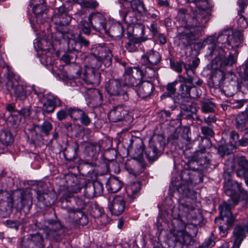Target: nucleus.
Listing matches in <instances>:
<instances>
[{
  "label": "nucleus",
  "instance_id": "nucleus-53",
  "mask_svg": "<svg viewBox=\"0 0 248 248\" xmlns=\"http://www.w3.org/2000/svg\"><path fill=\"white\" fill-rule=\"evenodd\" d=\"M78 41L79 45L80 46V49L83 48H87L90 44V41L84 37L81 34H78L77 36Z\"/></svg>",
  "mask_w": 248,
  "mask_h": 248
},
{
  "label": "nucleus",
  "instance_id": "nucleus-39",
  "mask_svg": "<svg viewBox=\"0 0 248 248\" xmlns=\"http://www.w3.org/2000/svg\"><path fill=\"white\" fill-rule=\"evenodd\" d=\"M205 148L206 147L204 146H202L201 149L195 152L194 155L195 159L197 161L200 162L201 164L208 163L209 161V159L205 154Z\"/></svg>",
  "mask_w": 248,
  "mask_h": 248
},
{
  "label": "nucleus",
  "instance_id": "nucleus-64",
  "mask_svg": "<svg viewBox=\"0 0 248 248\" xmlns=\"http://www.w3.org/2000/svg\"><path fill=\"white\" fill-rule=\"evenodd\" d=\"M170 112L165 110H162L158 113V117L162 118L163 121H167L168 118L170 117Z\"/></svg>",
  "mask_w": 248,
  "mask_h": 248
},
{
  "label": "nucleus",
  "instance_id": "nucleus-25",
  "mask_svg": "<svg viewBox=\"0 0 248 248\" xmlns=\"http://www.w3.org/2000/svg\"><path fill=\"white\" fill-rule=\"evenodd\" d=\"M239 168L236 170L237 176L240 178L248 176V160L244 156L235 158Z\"/></svg>",
  "mask_w": 248,
  "mask_h": 248
},
{
  "label": "nucleus",
  "instance_id": "nucleus-46",
  "mask_svg": "<svg viewBox=\"0 0 248 248\" xmlns=\"http://www.w3.org/2000/svg\"><path fill=\"white\" fill-rule=\"evenodd\" d=\"M69 115L74 120H78L83 114L84 111L77 108H67Z\"/></svg>",
  "mask_w": 248,
  "mask_h": 248
},
{
  "label": "nucleus",
  "instance_id": "nucleus-24",
  "mask_svg": "<svg viewBox=\"0 0 248 248\" xmlns=\"http://www.w3.org/2000/svg\"><path fill=\"white\" fill-rule=\"evenodd\" d=\"M199 36L198 31L190 29L189 31L183 32L180 34L179 44L184 46H186L189 45L192 41L195 40Z\"/></svg>",
  "mask_w": 248,
  "mask_h": 248
},
{
  "label": "nucleus",
  "instance_id": "nucleus-59",
  "mask_svg": "<svg viewBox=\"0 0 248 248\" xmlns=\"http://www.w3.org/2000/svg\"><path fill=\"white\" fill-rule=\"evenodd\" d=\"M78 120H79L81 124L84 126H88L91 123V119L84 111Z\"/></svg>",
  "mask_w": 248,
  "mask_h": 248
},
{
  "label": "nucleus",
  "instance_id": "nucleus-30",
  "mask_svg": "<svg viewBox=\"0 0 248 248\" xmlns=\"http://www.w3.org/2000/svg\"><path fill=\"white\" fill-rule=\"evenodd\" d=\"M20 206L16 207L17 210H22L27 208L29 210L32 204V196L31 194L27 191H22L20 194Z\"/></svg>",
  "mask_w": 248,
  "mask_h": 248
},
{
  "label": "nucleus",
  "instance_id": "nucleus-50",
  "mask_svg": "<svg viewBox=\"0 0 248 248\" xmlns=\"http://www.w3.org/2000/svg\"><path fill=\"white\" fill-rule=\"evenodd\" d=\"M186 1L194 3L197 8L209 9L211 7V4L208 0H186Z\"/></svg>",
  "mask_w": 248,
  "mask_h": 248
},
{
  "label": "nucleus",
  "instance_id": "nucleus-52",
  "mask_svg": "<svg viewBox=\"0 0 248 248\" xmlns=\"http://www.w3.org/2000/svg\"><path fill=\"white\" fill-rule=\"evenodd\" d=\"M223 38L225 40L224 43H227L229 45H230L232 40V30L230 29L225 31L222 35H219V38L220 39Z\"/></svg>",
  "mask_w": 248,
  "mask_h": 248
},
{
  "label": "nucleus",
  "instance_id": "nucleus-20",
  "mask_svg": "<svg viewBox=\"0 0 248 248\" xmlns=\"http://www.w3.org/2000/svg\"><path fill=\"white\" fill-rule=\"evenodd\" d=\"M88 19L93 29L96 31H106V19L102 14L98 13H93L89 16Z\"/></svg>",
  "mask_w": 248,
  "mask_h": 248
},
{
  "label": "nucleus",
  "instance_id": "nucleus-28",
  "mask_svg": "<svg viewBox=\"0 0 248 248\" xmlns=\"http://www.w3.org/2000/svg\"><path fill=\"white\" fill-rule=\"evenodd\" d=\"M245 232H248V224L243 227L241 226L235 227L233 232V236L235 237L233 247H236L237 248H239L242 242L246 236Z\"/></svg>",
  "mask_w": 248,
  "mask_h": 248
},
{
  "label": "nucleus",
  "instance_id": "nucleus-12",
  "mask_svg": "<svg viewBox=\"0 0 248 248\" xmlns=\"http://www.w3.org/2000/svg\"><path fill=\"white\" fill-rule=\"evenodd\" d=\"M232 66V57L230 55L228 58H224V60L220 56L216 57L211 62V67L216 69L215 73L212 75L211 78L214 82H217L219 79H217L218 77H220V79L223 78V73L220 69L222 65Z\"/></svg>",
  "mask_w": 248,
  "mask_h": 248
},
{
  "label": "nucleus",
  "instance_id": "nucleus-45",
  "mask_svg": "<svg viewBox=\"0 0 248 248\" xmlns=\"http://www.w3.org/2000/svg\"><path fill=\"white\" fill-rule=\"evenodd\" d=\"M140 69L143 71V78L144 77L146 78L151 79L155 77L156 70L155 68V66L146 65L144 68L142 67V68Z\"/></svg>",
  "mask_w": 248,
  "mask_h": 248
},
{
  "label": "nucleus",
  "instance_id": "nucleus-5",
  "mask_svg": "<svg viewBox=\"0 0 248 248\" xmlns=\"http://www.w3.org/2000/svg\"><path fill=\"white\" fill-rule=\"evenodd\" d=\"M105 89L108 93L119 102L127 101L129 99L128 91L124 89L119 79H111L105 85Z\"/></svg>",
  "mask_w": 248,
  "mask_h": 248
},
{
  "label": "nucleus",
  "instance_id": "nucleus-32",
  "mask_svg": "<svg viewBox=\"0 0 248 248\" xmlns=\"http://www.w3.org/2000/svg\"><path fill=\"white\" fill-rule=\"evenodd\" d=\"M237 128L241 131H244L245 135H248V115L242 113L236 118Z\"/></svg>",
  "mask_w": 248,
  "mask_h": 248
},
{
  "label": "nucleus",
  "instance_id": "nucleus-29",
  "mask_svg": "<svg viewBox=\"0 0 248 248\" xmlns=\"http://www.w3.org/2000/svg\"><path fill=\"white\" fill-rule=\"evenodd\" d=\"M144 40L139 37H136L134 35L129 36L127 41L125 43L124 47L128 52H136L138 50L140 43Z\"/></svg>",
  "mask_w": 248,
  "mask_h": 248
},
{
  "label": "nucleus",
  "instance_id": "nucleus-33",
  "mask_svg": "<svg viewBox=\"0 0 248 248\" xmlns=\"http://www.w3.org/2000/svg\"><path fill=\"white\" fill-rule=\"evenodd\" d=\"M52 196H54L53 193H46L37 191V199L38 202H42L43 204L45 206H48L50 205L53 202H54V199L52 198Z\"/></svg>",
  "mask_w": 248,
  "mask_h": 248
},
{
  "label": "nucleus",
  "instance_id": "nucleus-57",
  "mask_svg": "<svg viewBox=\"0 0 248 248\" xmlns=\"http://www.w3.org/2000/svg\"><path fill=\"white\" fill-rule=\"evenodd\" d=\"M93 94L94 96L93 100L96 102V105H99L101 104L103 99V96L100 91L98 89H95L93 92Z\"/></svg>",
  "mask_w": 248,
  "mask_h": 248
},
{
  "label": "nucleus",
  "instance_id": "nucleus-48",
  "mask_svg": "<svg viewBox=\"0 0 248 248\" xmlns=\"http://www.w3.org/2000/svg\"><path fill=\"white\" fill-rule=\"evenodd\" d=\"M38 127L41 133L48 136L50 134V131L52 129L53 126L50 122L45 121L41 125H38Z\"/></svg>",
  "mask_w": 248,
  "mask_h": 248
},
{
  "label": "nucleus",
  "instance_id": "nucleus-9",
  "mask_svg": "<svg viewBox=\"0 0 248 248\" xmlns=\"http://www.w3.org/2000/svg\"><path fill=\"white\" fill-rule=\"evenodd\" d=\"M29 5L32 8V12L35 15L37 24H44L47 21V8L44 0H31Z\"/></svg>",
  "mask_w": 248,
  "mask_h": 248
},
{
  "label": "nucleus",
  "instance_id": "nucleus-17",
  "mask_svg": "<svg viewBox=\"0 0 248 248\" xmlns=\"http://www.w3.org/2000/svg\"><path fill=\"white\" fill-rule=\"evenodd\" d=\"M71 20L63 5L55 7V14L52 17V21L56 25L64 26L68 25Z\"/></svg>",
  "mask_w": 248,
  "mask_h": 248
},
{
  "label": "nucleus",
  "instance_id": "nucleus-11",
  "mask_svg": "<svg viewBox=\"0 0 248 248\" xmlns=\"http://www.w3.org/2000/svg\"><path fill=\"white\" fill-rule=\"evenodd\" d=\"M42 104L41 109L44 115L53 113L56 108L62 106L61 100L57 96L47 93L43 96L41 99Z\"/></svg>",
  "mask_w": 248,
  "mask_h": 248
},
{
  "label": "nucleus",
  "instance_id": "nucleus-6",
  "mask_svg": "<svg viewBox=\"0 0 248 248\" xmlns=\"http://www.w3.org/2000/svg\"><path fill=\"white\" fill-rule=\"evenodd\" d=\"M232 206L226 202L223 203L219 207L220 216L215 219V222L217 224L219 220L225 221L223 225L219 227L220 232L222 236H226L228 231L232 227Z\"/></svg>",
  "mask_w": 248,
  "mask_h": 248
},
{
  "label": "nucleus",
  "instance_id": "nucleus-34",
  "mask_svg": "<svg viewBox=\"0 0 248 248\" xmlns=\"http://www.w3.org/2000/svg\"><path fill=\"white\" fill-rule=\"evenodd\" d=\"M175 241L180 244H188L192 240L191 236L186 232L184 231H177L176 234H174Z\"/></svg>",
  "mask_w": 248,
  "mask_h": 248
},
{
  "label": "nucleus",
  "instance_id": "nucleus-10",
  "mask_svg": "<svg viewBox=\"0 0 248 248\" xmlns=\"http://www.w3.org/2000/svg\"><path fill=\"white\" fill-rule=\"evenodd\" d=\"M208 9L198 8L194 12L192 17V27L191 30L198 31L199 35L201 34L203 28L208 21L209 13L206 11Z\"/></svg>",
  "mask_w": 248,
  "mask_h": 248
},
{
  "label": "nucleus",
  "instance_id": "nucleus-43",
  "mask_svg": "<svg viewBox=\"0 0 248 248\" xmlns=\"http://www.w3.org/2000/svg\"><path fill=\"white\" fill-rule=\"evenodd\" d=\"M132 10L139 13H143L146 11L143 3L140 0H133L130 1Z\"/></svg>",
  "mask_w": 248,
  "mask_h": 248
},
{
  "label": "nucleus",
  "instance_id": "nucleus-62",
  "mask_svg": "<svg viewBox=\"0 0 248 248\" xmlns=\"http://www.w3.org/2000/svg\"><path fill=\"white\" fill-rule=\"evenodd\" d=\"M69 115V114L67 111V109H61L57 113V118L58 120L62 121L67 117Z\"/></svg>",
  "mask_w": 248,
  "mask_h": 248
},
{
  "label": "nucleus",
  "instance_id": "nucleus-31",
  "mask_svg": "<svg viewBox=\"0 0 248 248\" xmlns=\"http://www.w3.org/2000/svg\"><path fill=\"white\" fill-rule=\"evenodd\" d=\"M127 115V112L122 107L118 106L110 111L108 117L110 121L114 123L123 120L125 115Z\"/></svg>",
  "mask_w": 248,
  "mask_h": 248
},
{
  "label": "nucleus",
  "instance_id": "nucleus-36",
  "mask_svg": "<svg viewBox=\"0 0 248 248\" xmlns=\"http://www.w3.org/2000/svg\"><path fill=\"white\" fill-rule=\"evenodd\" d=\"M122 183L116 178H111L107 183V188L111 193L118 192L122 187Z\"/></svg>",
  "mask_w": 248,
  "mask_h": 248
},
{
  "label": "nucleus",
  "instance_id": "nucleus-14",
  "mask_svg": "<svg viewBox=\"0 0 248 248\" xmlns=\"http://www.w3.org/2000/svg\"><path fill=\"white\" fill-rule=\"evenodd\" d=\"M101 68H96L90 66V62H87L85 65L83 79L88 84L98 85L100 81V74L98 70Z\"/></svg>",
  "mask_w": 248,
  "mask_h": 248
},
{
  "label": "nucleus",
  "instance_id": "nucleus-37",
  "mask_svg": "<svg viewBox=\"0 0 248 248\" xmlns=\"http://www.w3.org/2000/svg\"><path fill=\"white\" fill-rule=\"evenodd\" d=\"M87 156L91 158L93 161L96 159L97 155L101 150L100 145L98 143L93 144L86 147Z\"/></svg>",
  "mask_w": 248,
  "mask_h": 248
},
{
  "label": "nucleus",
  "instance_id": "nucleus-18",
  "mask_svg": "<svg viewBox=\"0 0 248 248\" xmlns=\"http://www.w3.org/2000/svg\"><path fill=\"white\" fill-rule=\"evenodd\" d=\"M41 45V49L43 50L40 56V61L45 65L52 64L54 62L53 54L50 49L51 43L47 42L45 39H41L40 43Z\"/></svg>",
  "mask_w": 248,
  "mask_h": 248
},
{
  "label": "nucleus",
  "instance_id": "nucleus-27",
  "mask_svg": "<svg viewBox=\"0 0 248 248\" xmlns=\"http://www.w3.org/2000/svg\"><path fill=\"white\" fill-rule=\"evenodd\" d=\"M14 200L9 196L7 200L0 201V216L2 217L9 216L12 212Z\"/></svg>",
  "mask_w": 248,
  "mask_h": 248
},
{
  "label": "nucleus",
  "instance_id": "nucleus-58",
  "mask_svg": "<svg viewBox=\"0 0 248 248\" xmlns=\"http://www.w3.org/2000/svg\"><path fill=\"white\" fill-rule=\"evenodd\" d=\"M99 5L98 2L95 0H86L83 7L95 9Z\"/></svg>",
  "mask_w": 248,
  "mask_h": 248
},
{
  "label": "nucleus",
  "instance_id": "nucleus-35",
  "mask_svg": "<svg viewBox=\"0 0 248 248\" xmlns=\"http://www.w3.org/2000/svg\"><path fill=\"white\" fill-rule=\"evenodd\" d=\"M124 31L123 26L120 24H116L111 26L108 33L115 39H119L123 36Z\"/></svg>",
  "mask_w": 248,
  "mask_h": 248
},
{
  "label": "nucleus",
  "instance_id": "nucleus-63",
  "mask_svg": "<svg viewBox=\"0 0 248 248\" xmlns=\"http://www.w3.org/2000/svg\"><path fill=\"white\" fill-rule=\"evenodd\" d=\"M248 102L247 99H240L233 100V108H240Z\"/></svg>",
  "mask_w": 248,
  "mask_h": 248
},
{
  "label": "nucleus",
  "instance_id": "nucleus-60",
  "mask_svg": "<svg viewBox=\"0 0 248 248\" xmlns=\"http://www.w3.org/2000/svg\"><path fill=\"white\" fill-rule=\"evenodd\" d=\"M4 224L8 227L14 229L16 230L18 229L20 223L17 221H13L11 220H7L4 222Z\"/></svg>",
  "mask_w": 248,
  "mask_h": 248
},
{
  "label": "nucleus",
  "instance_id": "nucleus-2",
  "mask_svg": "<svg viewBox=\"0 0 248 248\" xmlns=\"http://www.w3.org/2000/svg\"><path fill=\"white\" fill-rule=\"evenodd\" d=\"M92 56L88 60L91 66L101 68V70H103L111 64L113 55L109 48L107 46H96L93 50Z\"/></svg>",
  "mask_w": 248,
  "mask_h": 248
},
{
  "label": "nucleus",
  "instance_id": "nucleus-21",
  "mask_svg": "<svg viewBox=\"0 0 248 248\" xmlns=\"http://www.w3.org/2000/svg\"><path fill=\"white\" fill-rule=\"evenodd\" d=\"M248 199V192L243 187L242 183L233 182V206L238 204L239 202H246Z\"/></svg>",
  "mask_w": 248,
  "mask_h": 248
},
{
  "label": "nucleus",
  "instance_id": "nucleus-51",
  "mask_svg": "<svg viewBox=\"0 0 248 248\" xmlns=\"http://www.w3.org/2000/svg\"><path fill=\"white\" fill-rule=\"evenodd\" d=\"M68 48L76 51H81L80 46L78 41V37H75L74 38H69L68 41Z\"/></svg>",
  "mask_w": 248,
  "mask_h": 248
},
{
  "label": "nucleus",
  "instance_id": "nucleus-47",
  "mask_svg": "<svg viewBox=\"0 0 248 248\" xmlns=\"http://www.w3.org/2000/svg\"><path fill=\"white\" fill-rule=\"evenodd\" d=\"M217 149L221 156H223L225 155H228L232 153V143L221 144L218 147Z\"/></svg>",
  "mask_w": 248,
  "mask_h": 248
},
{
  "label": "nucleus",
  "instance_id": "nucleus-16",
  "mask_svg": "<svg viewBox=\"0 0 248 248\" xmlns=\"http://www.w3.org/2000/svg\"><path fill=\"white\" fill-rule=\"evenodd\" d=\"M103 192V184L98 181H89L84 186V196L88 199L100 196Z\"/></svg>",
  "mask_w": 248,
  "mask_h": 248
},
{
  "label": "nucleus",
  "instance_id": "nucleus-23",
  "mask_svg": "<svg viewBox=\"0 0 248 248\" xmlns=\"http://www.w3.org/2000/svg\"><path fill=\"white\" fill-rule=\"evenodd\" d=\"M141 59L145 62V65L155 66L160 62L161 57L158 52L151 49L143 55Z\"/></svg>",
  "mask_w": 248,
  "mask_h": 248
},
{
  "label": "nucleus",
  "instance_id": "nucleus-8",
  "mask_svg": "<svg viewBox=\"0 0 248 248\" xmlns=\"http://www.w3.org/2000/svg\"><path fill=\"white\" fill-rule=\"evenodd\" d=\"M143 72L139 67L128 68L124 74V86L136 87L141 83Z\"/></svg>",
  "mask_w": 248,
  "mask_h": 248
},
{
  "label": "nucleus",
  "instance_id": "nucleus-55",
  "mask_svg": "<svg viewBox=\"0 0 248 248\" xmlns=\"http://www.w3.org/2000/svg\"><path fill=\"white\" fill-rule=\"evenodd\" d=\"M202 133L206 137H212L214 136L215 133L211 127L206 126H202L201 127Z\"/></svg>",
  "mask_w": 248,
  "mask_h": 248
},
{
  "label": "nucleus",
  "instance_id": "nucleus-7",
  "mask_svg": "<svg viewBox=\"0 0 248 248\" xmlns=\"http://www.w3.org/2000/svg\"><path fill=\"white\" fill-rule=\"evenodd\" d=\"M238 4L240 8L237 19L236 24L238 31L233 32V47H238L241 46L243 42V35L242 31L244 29L248 26V22L246 18L240 13L243 12L245 7V3L243 1H238Z\"/></svg>",
  "mask_w": 248,
  "mask_h": 248
},
{
  "label": "nucleus",
  "instance_id": "nucleus-41",
  "mask_svg": "<svg viewBox=\"0 0 248 248\" xmlns=\"http://www.w3.org/2000/svg\"><path fill=\"white\" fill-rule=\"evenodd\" d=\"M202 109L204 113H211L215 111L216 104L210 100L206 99L201 101Z\"/></svg>",
  "mask_w": 248,
  "mask_h": 248
},
{
  "label": "nucleus",
  "instance_id": "nucleus-61",
  "mask_svg": "<svg viewBox=\"0 0 248 248\" xmlns=\"http://www.w3.org/2000/svg\"><path fill=\"white\" fill-rule=\"evenodd\" d=\"M177 81H175L172 83H169L167 86V90L169 93L170 96L173 95L176 92L175 85L177 84Z\"/></svg>",
  "mask_w": 248,
  "mask_h": 248
},
{
  "label": "nucleus",
  "instance_id": "nucleus-44",
  "mask_svg": "<svg viewBox=\"0 0 248 248\" xmlns=\"http://www.w3.org/2000/svg\"><path fill=\"white\" fill-rule=\"evenodd\" d=\"M72 179L73 182L75 181L76 183L70 185V186L72 187V191L74 193H78L80 191L83 186L84 184L86 183V180L84 178L78 180L77 177H72Z\"/></svg>",
  "mask_w": 248,
  "mask_h": 248
},
{
  "label": "nucleus",
  "instance_id": "nucleus-3",
  "mask_svg": "<svg viewBox=\"0 0 248 248\" xmlns=\"http://www.w3.org/2000/svg\"><path fill=\"white\" fill-rule=\"evenodd\" d=\"M7 79L6 88L11 95L16 100H25L27 97V86L21 84L19 78L13 73H8Z\"/></svg>",
  "mask_w": 248,
  "mask_h": 248
},
{
  "label": "nucleus",
  "instance_id": "nucleus-38",
  "mask_svg": "<svg viewBox=\"0 0 248 248\" xmlns=\"http://www.w3.org/2000/svg\"><path fill=\"white\" fill-rule=\"evenodd\" d=\"M225 179L224 182V191L226 194L232 198V182L231 175L228 172H225L224 174Z\"/></svg>",
  "mask_w": 248,
  "mask_h": 248
},
{
  "label": "nucleus",
  "instance_id": "nucleus-54",
  "mask_svg": "<svg viewBox=\"0 0 248 248\" xmlns=\"http://www.w3.org/2000/svg\"><path fill=\"white\" fill-rule=\"evenodd\" d=\"M184 64L183 62H175L171 59L170 60V65L171 68L178 73H181L182 71V66Z\"/></svg>",
  "mask_w": 248,
  "mask_h": 248
},
{
  "label": "nucleus",
  "instance_id": "nucleus-1",
  "mask_svg": "<svg viewBox=\"0 0 248 248\" xmlns=\"http://www.w3.org/2000/svg\"><path fill=\"white\" fill-rule=\"evenodd\" d=\"M183 66L186 70L187 77L186 78L182 75L178 76L179 82L182 83L179 88V91L182 96L187 98H197L199 94L197 93V89L195 88L194 81L195 80L193 75L194 74V68L191 64H186L184 63Z\"/></svg>",
  "mask_w": 248,
  "mask_h": 248
},
{
  "label": "nucleus",
  "instance_id": "nucleus-4",
  "mask_svg": "<svg viewBox=\"0 0 248 248\" xmlns=\"http://www.w3.org/2000/svg\"><path fill=\"white\" fill-rule=\"evenodd\" d=\"M74 200L76 206H64L62 207L73 218L75 221H78L82 225H86L88 222L87 217L83 213V210L86 206V202L82 199L79 197H74Z\"/></svg>",
  "mask_w": 248,
  "mask_h": 248
},
{
  "label": "nucleus",
  "instance_id": "nucleus-15",
  "mask_svg": "<svg viewBox=\"0 0 248 248\" xmlns=\"http://www.w3.org/2000/svg\"><path fill=\"white\" fill-rule=\"evenodd\" d=\"M165 146L164 141L159 140L156 143H151L145 152L146 156L148 161L152 163L157 159L161 155Z\"/></svg>",
  "mask_w": 248,
  "mask_h": 248
},
{
  "label": "nucleus",
  "instance_id": "nucleus-56",
  "mask_svg": "<svg viewBox=\"0 0 248 248\" xmlns=\"http://www.w3.org/2000/svg\"><path fill=\"white\" fill-rule=\"evenodd\" d=\"M242 68H240L241 70ZM243 71L238 72L240 77L244 79L245 80L248 81V58L246 62V65L245 67H242Z\"/></svg>",
  "mask_w": 248,
  "mask_h": 248
},
{
  "label": "nucleus",
  "instance_id": "nucleus-26",
  "mask_svg": "<svg viewBox=\"0 0 248 248\" xmlns=\"http://www.w3.org/2000/svg\"><path fill=\"white\" fill-rule=\"evenodd\" d=\"M137 90L138 95L144 99L150 96L154 90L153 84L148 81H144L141 82Z\"/></svg>",
  "mask_w": 248,
  "mask_h": 248
},
{
  "label": "nucleus",
  "instance_id": "nucleus-42",
  "mask_svg": "<svg viewBox=\"0 0 248 248\" xmlns=\"http://www.w3.org/2000/svg\"><path fill=\"white\" fill-rule=\"evenodd\" d=\"M124 20L128 25L134 24L136 22V12L132 9L127 10L123 16Z\"/></svg>",
  "mask_w": 248,
  "mask_h": 248
},
{
  "label": "nucleus",
  "instance_id": "nucleus-40",
  "mask_svg": "<svg viewBox=\"0 0 248 248\" xmlns=\"http://www.w3.org/2000/svg\"><path fill=\"white\" fill-rule=\"evenodd\" d=\"M141 187V185L140 182L133 183L128 189V195H130L133 199L136 198L139 195Z\"/></svg>",
  "mask_w": 248,
  "mask_h": 248
},
{
  "label": "nucleus",
  "instance_id": "nucleus-13",
  "mask_svg": "<svg viewBox=\"0 0 248 248\" xmlns=\"http://www.w3.org/2000/svg\"><path fill=\"white\" fill-rule=\"evenodd\" d=\"M20 245L21 248H43L44 238L40 233L30 234L23 238Z\"/></svg>",
  "mask_w": 248,
  "mask_h": 248
},
{
  "label": "nucleus",
  "instance_id": "nucleus-49",
  "mask_svg": "<svg viewBox=\"0 0 248 248\" xmlns=\"http://www.w3.org/2000/svg\"><path fill=\"white\" fill-rule=\"evenodd\" d=\"M0 140L8 145L13 141V137L9 131H2L0 132Z\"/></svg>",
  "mask_w": 248,
  "mask_h": 248
},
{
  "label": "nucleus",
  "instance_id": "nucleus-19",
  "mask_svg": "<svg viewBox=\"0 0 248 248\" xmlns=\"http://www.w3.org/2000/svg\"><path fill=\"white\" fill-rule=\"evenodd\" d=\"M125 201L121 196H116L110 202L108 207L112 215L119 216L124 210Z\"/></svg>",
  "mask_w": 248,
  "mask_h": 248
},
{
  "label": "nucleus",
  "instance_id": "nucleus-22",
  "mask_svg": "<svg viewBox=\"0 0 248 248\" xmlns=\"http://www.w3.org/2000/svg\"><path fill=\"white\" fill-rule=\"evenodd\" d=\"M46 222L48 225V235L57 241L60 239L62 236L60 232L63 227L61 222L53 219H48Z\"/></svg>",
  "mask_w": 248,
  "mask_h": 248
}]
</instances>
